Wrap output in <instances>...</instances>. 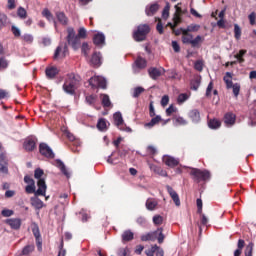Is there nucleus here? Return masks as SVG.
Here are the masks:
<instances>
[{
	"label": "nucleus",
	"mask_w": 256,
	"mask_h": 256,
	"mask_svg": "<svg viewBox=\"0 0 256 256\" xmlns=\"http://www.w3.org/2000/svg\"><path fill=\"white\" fill-rule=\"evenodd\" d=\"M175 125H187V120L185 118L179 116L174 119Z\"/></svg>",
	"instance_id": "680f3d73"
},
{
	"label": "nucleus",
	"mask_w": 256,
	"mask_h": 256,
	"mask_svg": "<svg viewBox=\"0 0 256 256\" xmlns=\"http://www.w3.org/2000/svg\"><path fill=\"white\" fill-rule=\"evenodd\" d=\"M237 116L233 112H228L224 115V123L226 125H235Z\"/></svg>",
	"instance_id": "bb28decb"
},
{
	"label": "nucleus",
	"mask_w": 256,
	"mask_h": 256,
	"mask_svg": "<svg viewBox=\"0 0 256 256\" xmlns=\"http://www.w3.org/2000/svg\"><path fill=\"white\" fill-rule=\"evenodd\" d=\"M158 11H159V4L157 3L147 6L145 9V13L147 17H153V15H155V13H157Z\"/></svg>",
	"instance_id": "5701e85b"
},
{
	"label": "nucleus",
	"mask_w": 256,
	"mask_h": 256,
	"mask_svg": "<svg viewBox=\"0 0 256 256\" xmlns=\"http://www.w3.org/2000/svg\"><path fill=\"white\" fill-rule=\"evenodd\" d=\"M93 43L97 47H99V45H105V34L103 33L95 34L93 37Z\"/></svg>",
	"instance_id": "cd10ccee"
},
{
	"label": "nucleus",
	"mask_w": 256,
	"mask_h": 256,
	"mask_svg": "<svg viewBox=\"0 0 256 256\" xmlns=\"http://www.w3.org/2000/svg\"><path fill=\"white\" fill-rule=\"evenodd\" d=\"M151 33V25L139 24L132 33V37L136 43L147 41V36Z\"/></svg>",
	"instance_id": "7ed1b4c3"
},
{
	"label": "nucleus",
	"mask_w": 256,
	"mask_h": 256,
	"mask_svg": "<svg viewBox=\"0 0 256 256\" xmlns=\"http://www.w3.org/2000/svg\"><path fill=\"white\" fill-rule=\"evenodd\" d=\"M56 19L61 25L69 24V18L67 17V15H65L64 12H56Z\"/></svg>",
	"instance_id": "7c9ffc66"
},
{
	"label": "nucleus",
	"mask_w": 256,
	"mask_h": 256,
	"mask_svg": "<svg viewBox=\"0 0 256 256\" xmlns=\"http://www.w3.org/2000/svg\"><path fill=\"white\" fill-rule=\"evenodd\" d=\"M253 247H255V244L253 242L247 244L244 252L245 256H253Z\"/></svg>",
	"instance_id": "37998d69"
},
{
	"label": "nucleus",
	"mask_w": 256,
	"mask_h": 256,
	"mask_svg": "<svg viewBox=\"0 0 256 256\" xmlns=\"http://www.w3.org/2000/svg\"><path fill=\"white\" fill-rule=\"evenodd\" d=\"M135 234L131 230H126L122 233V243H129L133 241Z\"/></svg>",
	"instance_id": "c756f323"
},
{
	"label": "nucleus",
	"mask_w": 256,
	"mask_h": 256,
	"mask_svg": "<svg viewBox=\"0 0 256 256\" xmlns=\"http://www.w3.org/2000/svg\"><path fill=\"white\" fill-rule=\"evenodd\" d=\"M163 163L167 165V167H177L179 165V159L173 157V156H164L163 157Z\"/></svg>",
	"instance_id": "aec40b11"
},
{
	"label": "nucleus",
	"mask_w": 256,
	"mask_h": 256,
	"mask_svg": "<svg viewBox=\"0 0 256 256\" xmlns=\"http://www.w3.org/2000/svg\"><path fill=\"white\" fill-rule=\"evenodd\" d=\"M32 233L36 239L38 249H43V238H41V231L39 230V225L35 222L32 223Z\"/></svg>",
	"instance_id": "1a4fd4ad"
},
{
	"label": "nucleus",
	"mask_w": 256,
	"mask_h": 256,
	"mask_svg": "<svg viewBox=\"0 0 256 256\" xmlns=\"http://www.w3.org/2000/svg\"><path fill=\"white\" fill-rule=\"evenodd\" d=\"M17 16L19 17V19H27V10H25V8L21 6L18 7Z\"/></svg>",
	"instance_id": "c03bdc74"
},
{
	"label": "nucleus",
	"mask_w": 256,
	"mask_h": 256,
	"mask_svg": "<svg viewBox=\"0 0 256 256\" xmlns=\"http://www.w3.org/2000/svg\"><path fill=\"white\" fill-rule=\"evenodd\" d=\"M67 53H69V48L67 47V44H64V46L59 45L55 50L54 59H61L67 57Z\"/></svg>",
	"instance_id": "f8f14e48"
},
{
	"label": "nucleus",
	"mask_w": 256,
	"mask_h": 256,
	"mask_svg": "<svg viewBox=\"0 0 256 256\" xmlns=\"http://www.w3.org/2000/svg\"><path fill=\"white\" fill-rule=\"evenodd\" d=\"M9 23H11V21L9 20V17L7 16V14L0 13V31L5 29V27H7Z\"/></svg>",
	"instance_id": "2f4dec72"
},
{
	"label": "nucleus",
	"mask_w": 256,
	"mask_h": 256,
	"mask_svg": "<svg viewBox=\"0 0 256 256\" xmlns=\"http://www.w3.org/2000/svg\"><path fill=\"white\" fill-rule=\"evenodd\" d=\"M21 39L24 43H27V45H31V43H33V41H34L33 35H31V34H24L21 37Z\"/></svg>",
	"instance_id": "09e8293b"
},
{
	"label": "nucleus",
	"mask_w": 256,
	"mask_h": 256,
	"mask_svg": "<svg viewBox=\"0 0 256 256\" xmlns=\"http://www.w3.org/2000/svg\"><path fill=\"white\" fill-rule=\"evenodd\" d=\"M147 67V60L145 58L138 56L134 62V73H139L141 69H145Z\"/></svg>",
	"instance_id": "ddd939ff"
},
{
	"label": "nucleus",
	"mask_w": 256,
	"mask_h": 256,
	"mask_svg": "<svg viewBox=\"0 0 256 256\" xmlns=\"http://www.w3.org/2000/svg\"><path fill=\"white\" fill-rule=\"evenodd\" d=\"M76 37L80 39H87V30L83 27L79 28L78 35Z\"/></svg>",
	"instance_id": "864d4df0"
},
{
	"label": "nucleus",
	"mask_w": 256,
	"mask_h": 256,
	"mask_svg": "<svg viewBox=\"0 0 256 256\" xmlns=\"http://www.w3.org/2000/svg\"><path fill=\"white\" fill-rule=\"evenodd\" d=\"M167 191H168L171 199L175 203L176 207H180L181 199H179V194H177V192L171 186H167Z\"/></svg>",
	"instance_id": "a211bd4d"
},
{
	"label": "nucleus",
	"mask_w": 256,
	"mask_h": 256,
	"mask_svg": "<svg viewBox=\"0 0 256 256\" xmlns=\"http://www.w3.org/2000/svg\"><path fill=\"white\" fill-rule=\"evenodd\" d=\"M248 19L250 21V25H255L256 24V14L255 12H252L249 14Z\"/></svg>",
	"instance_id": "774afa93"
},
{
	"label": "nucleus",
	"mask_w": 256,
	"mask_h": 256,
	"mask_svg": "<svg viewBox=\"0 0 256 256\" xmlns=\"http://www.w3.org/2000/svg\"><path fill=\"white\" fill-rule=\"evenodd\" d=\"M148 75L155 81L163 75V70L162 68L151 67L148 69Z\"/></svg>",
	"instance_id": "6ab92c4d"
},
{
	"label": "nucleus",
	"mask_w": 256,
	"mask_h": 256,
	"mask_svg": "<svg viewBox=\"0 0 256 256\" xmlns=\"http://www.w3.org/2000/svg\"><path fill=\"white\" fill-rule=\"evenodd\" d=\"M80 85L81 77L72 73L67 75L65 82L62 86V89L64 93H67V95H75V91L79 89Z\"/></svg>",
	"instance_id": "f257e3e1"
},
{
	"label": "nucleus",
	"mask_w": 256,
	"mask_h": 256,
	"mask_svg": "<svg viewBox=\"0 0 256 256\" xmlns=\"http://www.w3.org/2000/svg\"><path fill=\"white\" fill-rule=\"evenodd\" d=\"M11 33L14 35V37L16 38H19L21 37V30L15 26V25H12L11 26Z\"/></svg>",
	"instance_id": "4d7b16f0"
},
{
	"label": "nucleus",
	"mask_w": 256,
	"mask_h": 256,
	"mask_svg": "<svg viewBox=\"0 0 256 256\" xmlns=\"http://www.w3.org/2000/svg\"><path fill=\"white\" fill-rule=\"evenodd\" d=\"M188 117L193 123H199L201 121V113L197 109H193L188 113Z\"/></svg>",
	"instance_id": "b1692460"
},
{
	"label": "nucleus",
	"mask_w": 256,
	"mask_h": 256,
	"mask_svg": "<svg viewBox=\"0 0 256 256\" xmlns=\"http://www.w3.org/2000/svg\"><path fill=\"white\" fill-rule=\"evenodd\" d=\"M6 223L11 227V229H21V219L19 218L7 219Z\"/></svg>",
	"instance_id": "a878e982"
},
{
	"label": "nucleus",
	"mask_w": 256,
	"mask_h": 256,
	"mask_svg": "<svg viewBox=\"0 0 256 256\" xmlns=\"http://www.w3.org/2000/svg\"><path fill=\"white\" fill-rule=\"evenodd\" d=\"M55 163H56V167H58V169H60L61 173H63V175H65V177H67V179H69V177H71V174L67 170L65 163H63V161H61L59 159L55 160Z\"/></svg>",
	"instance_id": "393cba45"
},
{
	"label": "nucleus",
	"mask_w": 256,
	"mask_h": 256,
	"mask_svg": "<svg viewBox=\"0 0 256 256\" xmlns=\"http://www.w3.org/2000/svg\"><path fill=\"white\" fill-rule=\"evenodd\" d=\"M208 127L210 129H219V127H221V121L218 119H210L208 121Z\"/></svg>",
	"instance_id": "58836bf2"
},
{
	"label": "nucleus",
	"mask_w": 256,
	"mask_h": 256,
	"mask_svg": "<svg viewBox=\"0 0 256 256\" xmlns=\"http://www.w3.org/2000/svg\"><path fill=\"white\" fill-rule=\"evenodd\" d=\"M39 153L43 157H46V159H55V153L47 143L42 142L39 144Z\"/></svg>",
	"instance_id": "6e6552de"
},
{
	"label": "nucleus",
	"mask_w": 256,
	"mask_h": 256,
	"mask_svg": "<svg viewBox=\"0 0 256 256\" xmlns=\"http://www.w3.org/2000/svg\"><path fill=\"white\" fill-rule=\"evenodd\" d=\"M97 129H99V131H105V129H107V121H105L104 118L98 120Z\"/></svg>",
	"instance_id": "a18cd8bd"
},
{
	"label": "nucleus",
	"mask_w": 256,
	"mask_h": 256,
	"mask_svg": "<svg viewBox=\"0 0 256 256\" xmlns=\"http://www.w3.org/2000/svg\"><path fill=\"white\" fill-rule=\"evenodd\" d=\"M156 207H157V201L153 199H148L146 201V209H148V211H153L155 210Z\"/></svg>",
	"instance_id": "a19ab883"
},
{
	"label": "nucleus",
	"mask_w": 256,
	"mask_h": 256,
	"mask_svg": "<svg viewBox=\"0 0 256 256\" xmlns=\"http://www.w3.org/2000/svg\"><path fill=\"white\" fill-rule=\"evenodd\" d=\"M37 185L38 189L34 192L36 197L39 195L45 197V193H47V184L45 183V179H39Z\"/></svg>",
	"instance_id": "f3484780"
},
{
	"label": "nucleus",
	"mask_w": 256,
	"mask_h": 256,
	"mask_svg": "<svg viewBox=\"0 0 256 256\" xmlns=\"http://www.w3.org/2000/svg\"><path fill=\"white\" fill-rule=\"evenodd\" d=\"M0 173H4V175L9 173V160L5 153L0 154Z\"/></svg>",
	"instance_id": "9b49d317"
},
{
	"label": "nucleus",
	"mask_w": 256,
	"mask_h": 256,
	"mask_svg": "<svg viewBox=\"0 0 256 256\" xmlns=\"http://www.w3.org/2000/svg\"><path fill=\"white\" fill-rule=\"evenodd\" d=\"M181 31H182V43L184 45H191V47L199 49V47H201V43L205 41V39L201 35H198L193 39V34L187 32L185 28H181Z\"/></svg>",
	"instance_id": "f03ea898"
},
{
	"label": "nucleus",
	"mask_w": 256,
	"mask_h": 256,
	"mask_svg": "<svg viewBox=\"0 0 256 256\" xmlns=\"http://www.w3.org/2000/svg\"><path fill=\"white\" fill-rule=\"evenodd\" d=\"M179 5H181V3H178L177 5H175L176 12L174 13V16H173V21L175 25L181 24V22L183 21V19L181 18V15H185V11H183V9H181Z\"/></svg>",
	"instance_id": "dca6fc26"
},
{
	"label": "nucleus",
	"mask_w": 256,
	"mask_h": 256,
	"mask_svg": "<svg viewBox=\"0 0 256 256\" xmlns=\"http://www.w3.org/2000/svg\"><path fill=\"white\" fill-rule=\"evenodd\" d=\"M101 59V52H94L90 58L89 63L92 67H101L103 63Z\"/></svg>",
	"instance_id": "2eb2a0df"
},
{
	"label": "nucleus",
	"mask_w": 256,
	"mask_h": 256,
	"mask_svg": "<svg viewBox=\"0 0 256 256\" xmlns=\"http://www.w3.org/2000/svg\"><path fill=\"white\" fill-rule=\"evenodd\" d=\"M245 248V240L239 239L237 242V249L234 251V256H241L243 249Z\"/></svg>",
	"instance_id": "72a5a7b5"
},
{
	"label": "nucleus",
	"mask_w": 256,
	"mask_h": 256,
	"mask_svg": "<svg viewBox=\"0 0 256 256\" xmlns=\"http://www.w3.org/2000/svg\"><path fill=\"white\" fill-rule=\"evenodd\" d=\"M231 89H233V95L235 97H239V93L241 91V85L239 83H235Z\"/></svg>",
	"instance_id": "6e6d98bb"
},
{
	"label": "nucleus",
	"mask_w": 256,
	"mask_h": 256,
	"mask_svg": "<svg viewBox=\"0 0 256 256\" xmlns=\"http://www.w3.org/2000/svg\"><path fill=\"white\" fill-rule=\"evenodd\" d=\"M199 29H201V26L199 24H191V25L187 26L185 31H187L188 33H195L197 31H199Z\"/></svg>",
	"instance_id": "79ce46f5"
},
{
	"label": "nucleus",
	"mask_w": 256,
	"mask_h": 256,
	"mask_svg": "<svg viewBox=\"0 0 256 256\" xmlns=\"http://www.w3.org/2000/svg\"><path fill=\"white\" fill-rule=\"evenodd\" d=\"M96 101H97L96 95L86 96V102L88 103V105H95Z\"/></svg>",
	"instance_id": "052dcab7"
},
{
	"label": "nucleus",
	"mask_w": 256,
	"mask_h": 256,
	"mask_svg": "<svg viewBox=\"0 0 256 256\" xmlns=\"http://www.w3.org/2000/svg\"><path fill=\"white\" fill-rule=\"evenodd\" d=\"M47 79H55L59 75V69L55 66L47 67L45 70Z\"/></svg>",
	"instance_id": "412c9836"
},
{
	"label": "nucleus",
	"mask_w": 256,
	"mask_h": 256,
	"mask_svg": "<svg viewBox=\"0 0 256 256\" xmlns=\"http://www.w3.org/2000/svg\"><path fill=\"white\" fill-rule=\"evenodd\" d=\"M187 99H189V96L187 94H185V93H182V94H179L177 102L179 104L185 103V101H187Z\"/></svg>",
	"instance_id": "69168bd1"
},
{
	"label": "nucleus",
	"mask_w": 256,
	"mask_h": 256,
	"mask_svg": "<svg viewBox=\"0 0 256 256\" xmlns=\"http://www.w3.org/2000/svg\"><path fill=\"white\" fill-rule=\"evenodd\" d=\"M102 105L103 107H111V99L109 98V95L104 94L102 95Z\"/></svg>",
	"instance_id": "8fccbe9b"
},
{
	"label": "nucleus",
	"mask_w": 256,
	"mask_h": 256,
	"mask_svg": "<svg viewBox=\"0 0 256 256\" xmlns=\"http://www.w3.org/2000/svg\"><path fill=\"white\" fill-rule=\"evenodd\" d=\"M34 251H35V246L28 245L23 248L22 255H29V253H33Z\"/></svg>",
	"instance_id": "3c124183"
},
{
	"label": "nucleus",
	"mask_w": 256,
	"mask_h": 256,
	"mask_svg": "<svg viewBox=\"0 0 256 256\" xmlns=\"http://www.w3.org/2000/svg\"><path fill=\"white\" fill-rule=\"evenodd\" d=\"M234 37L237 41L241 39V27H239L237 24H234Z\"/></svg>",
	"instance_id": "603ef678"
},
{
	"label": "nucleus",
	"mask_w": 256,
	"mask_h": 256,
	"mask_svg": "<svg viewBox=\"0 0 256 256\" xmlns=\"http://www.w3.org/2000/svg\"><path fill=\"white\" fill-rule=\"evenodd\" d=\"M66 41L74 51H79V49H81V39L77 37L75 29L72 27L67 28Z\"/></svg>",
	"instance_id": "423d86ee"
},
{
	"label": "nucleus",
	"mask_w": 256,
	"mask_h": 256,
	"mask_svg": "<svg viewBox=\"0 0 256 256\" xmlns=\"http://www.w3.org/2000/svg\"><path fill=\"white\" fill-rule=\"evenodd\" d=\"M114 124L118 127V129H123V115L121 112H116L113 115Z\"/></svg>",
	"instance_id": "c85d7f7f"
},
{
	"label": "nucleus",
	"mask_w": 256,
	"mask_h": 256,
	"mask_svg": "<svg viewBox=\"0 0 256 256\" xmlns=\"http://www.w3.org/2000/svg\"><path fill=\"white\" fill-rule=\"evenodd\" d=\"M170 9H171V6L169 5V3H167L166 6L164 7L163 11H162V17L164 19H169Z\"/></svg>",
	"instance_id": "13d9d810"
},
{
	"label": "nucleus",
	"mask_w": 256,
	"mask_h": 256,
	"mask_svg": "<svg viewBox=\"0 0 256 256\" xmlns=\"http://www.w3.org/2000/svg\"><path fill=\"white\" fill-rule=\"evenodd\" d=\"M199 87H201V77H196L193 80H191L190 89H192V91H197Z\"/></svg>",
	"instance_id": "f704fd0d"
},
{
	"label": "nucleus",
	"mask_w": 256,
	"mask_h": 256,
	"mask_svg": "<svg viewBox=\"0 0 256 256\" xmlns=\"http://www.w3.org/2000/svg\"><path fill=\"white\" fill-rule=\"evenodd\" d=\"M173 113H177V107H175V106H173V104H171L166 109V115H167V117H171V115H173Z\"/></svg>",
	"instance_id": "bf43d9fd"
},
{
	"label": "nucleus",
	"mask_w": 256,
	"mask_h": 256,
	"mask_svg": "<svg viewBox=\"0 0 256 256\" xmlns=\"http://www.w3.org/2000/svg\"><path fill=\"white\" fill-rule=\"evenodd\" d=\"M190 175L195 183H201V181H209L211 179V172L208 170H201L199 168H190Z\"/></svg>",
	"instance_id": "20e7f679"
},
{
	"label": "nucleus",
	"mask_w": 256,
	"mask_h": 256,
	"mask_svg": "<svg viewBox=\"0 0 256 256\" xmlns=\"http://www.w3.org/2000/svg\"><path fill=\"white\" fill-rule=\"evenodd\" d=\"M31 204L33 207H35V209H43V207L45 206L42 200L38 197L31 198Z\"/></svg>",
	"instance_id": "c9c22d12"
},
{
	"label": "nucleus",
	"mask_w": 256,
	"mask_h": 256,
	"mask_svg": "<svg viewBox=\"0 0 256 256\" xmlns=\"http://www.w3.org/2000/svg\"><path fill=\"white\" fill-rule=\"evenodd\" d=\"M233 74L231 72H226L223 81L226 83L227 89H231L235 84H233Z\"/></svg>",
	"instance_id": "473e14b6"
},
{
	"label": "nucleus",
	"mask_w": 256,
	"mask_h": 256,
	"mask_svg": "<svg viewBox=\"0 0 256 256\" xmlns=\"http://www.w3.org/2000/svg\"><path fill=\"white\" fill-rule=\"evenodd\" d=\"M150 169H152L154 173H157V175H161V177H167V171L157 165H152Z\"/></svg>",
	"instance_id": "4c0bfd02"
},
{
	"label": "nucleus",
	"mask_w": 256,
	"mask_h": 256,
	"mask_svg": "<svg viewBox=\"0 0 256 256\" xmlns=\"http://www.w3.org/2000/svg\"><path fill=\"white\" fill-rule=\"evenodd\" d=\"M23 147L25 151L31 153V151H35V149H37V140L35 138H27L24 141Z\"/></svg>",
	"instance_id": "4468645a"
},
{
	"label": "nucleus",
	"mask_w": 256,
	"mask_h": 256,
	"mask_svg": "<svg viewBox=\"0 0 256 256\" xmlns=\"http://www.w3.org/2000/svg\"><path fill=\"white\" fill-rule=\"evenodd\" d=\"M194 69L196 71H199V73H201V71H203V61L202 60H197L195 63H194Z\"/></svg>",
	"instance_id": "0e129e2a"
},
{
	"label": "nucleus",
	"mask_w": 256,
	"mask_h": 256,
	"mask_svg": "<svg viewBox=\"0 0 256 256\" xmlns=\"http://www.w3.org/2000/svg\"><path fill=\"white\" fill-rule=\"evenodd\" d=\"M92 89H107V80L100 76H93L88 80Z\"/></svg>",
	"instance_id": "0eeeda50"
},
{
	"label": "nucleus",
	"mask_w": 256,
	"mask_h": 256,
	"mask_svg": "<svg viewBox=\"0 0 256 256\" xmlns=\"http://www.w3.org/2000/svg\"><path fill=\"white\" fill-rule=\"evenodd\" d=\"M146 151H147L148 155H157V148H155V146H153V145H149L146 148Z\"/></svg>",
	"instance_id": "338daca9"
},
{
	"label": "nucleus",
	"mask_w": 256,
	"mask_h": 256,
	"mask_svg": "<svg viewBox=\"0 0 256 256\" xmlns=\"http://www.w3.org/2000/svg\"><path fill=\"white\" fill-rule=\"evenodd\" d=\"M140 239L141 241H158L161 245L165 241V234H163V228H158L156 231L143 234Z\"/></svg>",
	"instance_id": "39448f33"
},
{
	"label": "nucleus",
	"mask_w": 256,
	"mask_h": 256,
	"mask_svg": "<svg viewBox=\"0 0 256 256\" xmlns=\"http://www.w3.org/2000/svg\"><path fill=\"white\" fill-rule=\"evenodd\" d=\"M161 121H163V119L161 118L160 115L154 116L150 120V122L144 124V127H145V129H153V127H155V125H159V123H161Z\"/></svg>",
	"instance_id": "4be33fe9"
},
{
	"label": "nucleus",
	"mask_w": 256,
	"mask_h": 256,
	"mask_svg": "<svg viewBox=\"0 0 256 256\" xmlns=\"http://www.w3.org/2000/svg\"><path fill=\"white\" fill-rule=\"evenodd\" d=\"M245 55H247V50L242 49L239 53L234 55V58L237 59V63H245V58H243Z\"/></svg>",
	"instance_id": "e433bc0d"
},
{
	"label": "nucleus",
	"mask_w": 256,
	"mask_h": 256,
	"mask_svg": "<svg viewBox=\"0 0 256 256\" xmlns=\"http://www.w3.org/2000/svg\"><path fill=\"white\" fill-rule=\"evenodd\" d=\"M43 175H45V172L43 171V169H41V168L35 169V171H34V177H35V179H38V181H39V179H43V178H42Z\"/></svg>",
	"instance_id": "5fc2aeb1"
},
{
	"label": "nucleus",
	"mask_w": 256,
	"mask_h": 256,
	"mask_svg": "<svg viewBox=\"0 0 256 256\" xmlns=\"http://www.w3.org/2000/svg\"><path fill=\"white\" fill-rule=\"evenodd\" d=\"M81 47V52L83 53L84 57H89V43L83 42Z\"/></svg>",
	"instance_id": "49530a36"
},
{
	"label": "nucleus",
	"mask_w": 256,
	"mask_h": 256,
	"mask_svg": "<svg viewBox=\"0 0 256 256\" xmlns=\"http://www.w3.org/2000/svg\"><path fill=\"white\" fill-rule=\"evenodd\" d=\"M141 93H145V88L138 86V87L134 88L132 97H134V99H137V97H140Z\"/></svg>",
	"instance_id": "de8ad7c7"
},
{
	"label": "nucleus",
	"mask_w": 256,
	"mask_h": 256,
	"mask_svg": "<svg viewBox=\"0 0 256 256\" xmlns=\"http://www.w3.org/2000/svg\"><path fill=\"white\" fill-rule=\"evenodd\" d=\"M42 16L45 17V19H47V21H54L55 23V17H53V13H51V11L47 8H45L42 11Z\"/></svg>",
	"instance_id": "ea45409f"
},
{
	"label": "nucleus",
	"mask_w": 256,
	"mask_h": 256,
	"mask_svg": "<svg viewBox=\"0 0 256 256\" xmlns=\"http://www.w3.org/2000/svg\"><path fill=\"white\" fill-rule=\"evenodd\" d=\"M153 223H154V225H163V216L155 215L153 217Z\"/></svg>",
	"instance_id": "e2e57ef3"
},
{
	"label": "nucleus",
	"mask_w": 256,
	"mask_h": 256,
	"mask_svg": "<svg viewBox=\"0 0 256 256\" xmlns=\"http://www.w3.org/2000/svg\"><path fill=\"white\" fill-rule=\"evenodd\" d=\"M24 183L27 184V186L25 187V191L26 193H28L29 195H31L32 193H35V180H33V178H31V176L26 175L24 176Z\"/></svg>",
	"instance_id": "9d476101"
}]
</instances>
